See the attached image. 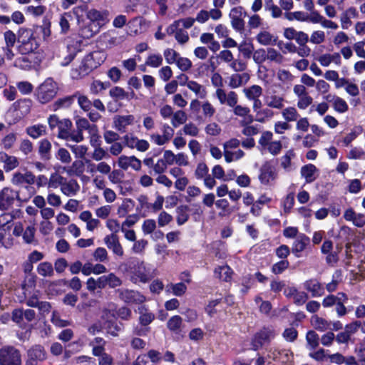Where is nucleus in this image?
I'll return each mask as SVG.
<instances>
[{
	"mask_svg": "<svg viewBox=\"0 0 365 365\" xmlns=\"http://www.w3.org/2000/svg\"><path fill=\"white\" fill-rule=\"evenodd\" d=\"M61 190L64 195L70 196L76 193L79 190V185L76 180H71L68 182H63Z\"/></svg>",
	"mask_w": 365,
	"mask_h": 365,
	"instance_id": "nucleus-33",
	"label": "nucleus"
},
{
	"mask_svg": "<svg viewBox=\"0 0 365 365\" xmlns=\"http://www.w3.org/2000/svg\"><path fill=\"white\" fill-rule=\"evenodd\" d=\"M277 177L275 168L270 161H265L259 169V180L262 185H267Z\"/></svg>",
	"mask_w": 365,
	"mask_h": 365,
	"instance_id": "nucleus-8",
	"label": "nucleus"
},
{
	"mask_svg": "<svg viewBox=\"0 0 365 365\" xmlns=\"http://www.w3.org/2000/svg\"><path fill=\"white\" fill-rule=\"evenodd\" d=\"M307 347L309 350H315L319 344V335L314 331H309L306 335Z\"/></svg>",
	"mask_w": 365,
	"mask_h": 365,
	"instance_id": "nucleus-34",
	"label": "nucleus"
},
{
	"mask_svg": "<svg viewBox=\"0 0 365 365\" xmlns=\"http://www.w3.org/2000/svg\"><path fill=\"white\" fill-rule=\"evenodd\" d=\"M72 126L73 123L70 119H62L58 126L57 137L66 140H71V137L74 135V133L71 132Z\"/></svg>",
	"mask_w": 365,
	"mask_h": 365,
	"instance_id": "nucleus-16",
	"label": "nucleus"
},
{
	"mask_svg": "<svg viewBox=\"0 0 365 365\" xmlns=\"http://www.w3.org/2000/svg\"><path fill=\"white\" fill-rule=\"evenodd\" d=\"M118 297L127 304H140L146 301V297L140 292L128 289H118Z\"/></svg>",
	"mask_w": 365,
	"mask_h": 365,
	"instance_id": "nucleus-7",
	"label": "nucleus"
},
{
	"mask_svg": "<svg viewBox=\"0 0 365 365\" xmlns=\"http://www.w3.org/2000/svg\"><path fill=\"white\" fill-rule=\"evenodd\" d=\"M18 31L15 34L13 31L9 29L4 33V39L5 45L9 46H14L18 44Z\"/></svg>",
	"mask_w": 365,
	"mask_h": 365,
	"instance_id": "nucleus-47",
	"label": "nucleus"
},
{
	"mask_svg": "<svg viewBox=\"0 0 365 365\" xmlns=\"http://www.w3.org/2000/svg\"><path fill=\"white\" fill-rule=\"evenodd\" d=\"M208 171L209 168L207 165L205 163L201 162L197 164V168L195 171V175L196 178L202 179L209 175Z\"/></svg>",
	"mask_w": 365,
	"mask_h": 365,
	"instance_id": "nucleus-62",
	"label": "nucleus"
},
{
	"mask_svg": "<svg viewBox=\"0 0 365 365\" xmlns=\"http://www.w3.org/2000/svg\"><path fill=\"white\" fill-rule=\"evenodd\" d=\"M176 65L178 68L182 71H187L192 68V61L185 57L179 56Z\"/></svg>",
	"mask_w": 365,
	"mask_h": 365,
	"instance_id": "nucleus-60",
	"label": "nucleus"
},
{
	"mask_svg": "<svg viewBox=\"0 0 365 365\" xmlns=\"http://www.w3.org/2000/svg\"><path fill=\"white\" fill-rule=\"evenodd\" d=\"M167 287H170L172 290L173 294L177 297L182 296L186 292L187 290V287L183 282L171 284Z\"/></svg>",
	"mask_w": 365,
	"mask_h": 365,
	"instance_id": "nucleus-57",
	"label": "nucleus"
},
{
	"mask_svg": "<svg viewBox=\"0 0 365 365\" xmlns=\"http://www.w3.org/2000/svg\"><path fill=\"white\" fill-rule=\"evenodd\" d=\"M22 56L18 57L14 61V66L23 70H30L38 65L40 62L36 56L32 55H21Z\"/></svg>",
	"mask_w": 365,
	"mask_h": 365,
	"instance_id": "nucleus-14",
	"label": "nucleus"
},
{
	"mask_svg": "<svg viewBox=\"0 0 365 365\" xmlns=\"http://www.w3.org/2000/svg\"><path fill=\"white\" fill-rule=\"evenodd\" d=\"M277 36L273 37V36L268 31H260L256 36L257 41L262 45H276L277 41Z\"/></svg>",
	"mask_w": 365,
	"mask_h": 365,
	"instance_id": "nucleus-32",
	"label": "nucleus"
},
{
	"mask_svg": "<svg viewBox=\"0 0 365 365\" xmlns=\"http://www.w3.org/2000/svg\"><path fill=\"white\" fill-rule=\"evenodd\" d=\"M78 92L72 96H67L63 98H58L53 104L54 110L61 108H67L70 107L74 102L75 98L77 97Z\"/></svg>",
	"mask_w": 365,
	"mask_h": 365,
	"instance_id": "nucleus-28",
	"label": "nucleus"
},
{
	"mask_svg": "<svg viewBox=\"0 0 365 365\" xmlns=\"http://www.w3.org/2000/svg\"><path fill=\"white\" fill-rule=\"evenodd\" d=\"M104 241L107 247L112 250L115 255L119 256L123 255V250L115 234H112L110 236H107L105 237Z\"/></svg>",
	"mask_w": 365,
	"mask_h": 365,
	"instance_id": "nucleus-24",
	"label": "nucleus"
},
{
	"mask_svg": "<svg viewBox=\"0 0 365 365\" xmlns=\"http://www.w3.org/2000/svg\"><path fill=\"white\" fill-rule=\"evenodd\" d=\"M134 120L133 115H117L114 118L115 128L120 132H125V127L132 125Z\"/></svg>",
	"mask_w": 365,
	"mask_h": 365,
	"instance_id": "nucleus-22",
	"label": "nucleus"
},
{
	"mask_svg": "<svg viewBox=\"0 0 365 365\" xmlns=\"http://www.w3.org/2000/svg\"><path fill=\"white\" fill-rule=\"evenodd\" d=\"M363 132L361 125H356L351 131L347 134L343 139L344 145L348 146L354 140H355Z\"/></svg>",
	"mask_w": 365,
	"mask_h": 365,
	"instance_id": "nucleus-42",
	"label": "nucleus"
},
{
	"mask_svg": "<svg viewBox=\"0 0 365 365\" xmlns=\"http://www.w3.org/2000/svg\"><path fill=\"white\" fill-rule=\"evenodd\" d=\"M304 288L311 292L313 297H321L324 292L323 285L316 279L307 280L304 283Z\"/></svg>",
	"mask_w": 365,
	"mask_h": 365,
	"instance_id": "nucleus-19",
	"label": "nucleus"
},
{
	"mask_svg": "<svg viewBox=\"0 0 365 365\" xmlns=\"http://www.w3.org/2000/svg\"><path fill=\"white\" fill-rule=\"evenodd\" d=\"M26 365H37L38 361L46 359V351L41 345H35L28 350Z\"/></svg>",
	"mask_w": 365,
	"mask_h": 365,
	"instance_id": "nucleus-12",
	"label": "nucleus"
},
{
	"mask_svg": "<svg viewBox=\"0 0 365 365\" xmlns=\"http://www.w3.org/2000/svg\"><path fill=\"white\" fill-rule=\"evenodd\" d=\"M0 365H21L20 351L11 346L0 349Z\"/></svg>",
	"mask_w": 365,
	"mask_h": 365,
	"instance_id": "nucleus-5",
	"label": "nucleus"
},
{
	"mask_svg": "<svg viewBox=\"0 0 365 365\" xmlns=\"http://www.w3.org/2000/svg\"><path fill=\"white\" fill-rule=\"evenodd\" d=\"M103 289L108 286L110 288H115L122 284V280L114 273H109L100 277Z\"/></svg>",
	"mask_w": 365,
	"mask_h": 365,
	"instance_id": "nucleus-23",
	"label": "nucleus"
},
{
	"mask_svg": "<svg viewBox=\"0 0 365 365\" xmlns=\"http://www.w3.org/2000/svg\"><path fill=\"white\" fill-rule=\"evenodd\" d=\"M163 55L168 64L176 63L180 56V54L173 48H166L163 52Z\"/></svg>",
	"mask_w": 365,
	"mask_h": 365,
	"instance_id": "nucleus-52",
	"label": "nucleus"
},
{
	"mask_svg": "<svg viewBox=\"0 0 365 365\" xmlns=\"http://www.w3.org/2000/svg\"><path fill=\"white\" fill-rule=\"evenodd\" d=\"M190 207L188 205H180L176 208V220L178 225H182L189 219Z\"/></svg>",
	"mask_w": 365,
	"mask_h": 365,
	"instance_id": "nucleus-31",
	"label": "nucleus"
},
{
	"mask_svg": "<svg viewBox=\"0 0 365 365\" xmlns=\"http://www.w3.org/2000/svg\"><path fill=\"white\" fill-rule=\"evenodd\" d=\"M4 156L5 157L4 169L6 172H9L19 166V163L16 157L9 155L6 153H4Z\"/></svg>",
	"mask_w": 365,
	"mask_h": 365,
	"instance_id": "nucleus-40",
	"label": "nucleus"
},
{
	"mask_svg": "<svg viewBox=\"0 0 365 365\" xmlns=\"http://www.w3.org/2000/svg\"><path fill=\"white\" fill-rule=\"evenodd\" d=\"M182 324V319L175 315L169 319L167 322L168 329L175 333H179L181 331V327Z\"/></svg>",
	"mask_w": 365,
	"mask_h": 365,
	"instance_id": "nucleus-35",
	"label": "nucleus"
},
{
	"mask_svg": "<svg viewBox=\"0 0 365 365\" xmlns=\"http://www.w3.org/2000/svg\"><path fill=\"white\" fill-rule=\"evenodd\" d=\"M14 235L16 236L22 235L24 242L26 243H31L34 240V230H14Z\"/></svg>",
	"mask_w": 365,
	"mask_h": 365,
	"instance_id": "nucleus-48",
	"label": "nucleus"
},
{
	"mask_svg": "<svg viewBox=\"0 0 365 365\" xmlns=\"http://www.w3.org/2000/svg\"><path fill=\"white\" fill-rule=\"evenodd\" d=\"M270 355L269 357H272L274 360L279 361L282 364H288L291 365L293 361V354L289 350H272L269 351Z\"/></svg>",
	"mask_w": 365,
	"mask_h": 365,
	"instance_id": "nucleus-20",
	"label": "nucleus"
},
{
	"mask_svg": "<svg viewBox=\"0 0 365 365\" xmlns=\"http://www.w3.org/2000/svg\"><path fill=\"white\" fill-rule=\"evenodd\" d=\"M73 18L71 11L64 12L60 15L59 26L61 28L60 34L66 35L71 29L70 21H73Z\"/></svg>",
	"mask_w": 365,
	"mask_h": 365,
	"instance_id": "nucleus-25",
	"label": "nucleus"
},
{
	"mask_svg": "<svg viewBox=\"0 0 365 365\" xmlns=\"http://www.w3.org/2000/svg\"><path fill=\"white\" fill-rule=\"evenodd\" d=\"M57 83L52 78H46L37 88V98L42 103L51 101L57 94Z\"/></svg>",
	"mask_w": 365,
	"mask_h": 365,
	"instance_id": "nucleus-4",
	"label": "nucleus"
},
{
	"mask_svg": "<svg viewBox=\"0 0 365 365\" xmlns=\"http://www.w3.org/2000/svg\"><path fill=\"white\" fill-rule=\"evenodd\" d=\"M56 158L61 163L68 164L71 162V157L69 152L63 148H59L56 154Z\"/></svg>",
	"mask_w": 365,
	"mask_h": 365,
	"instance_id": "nucleus-59",
	"label": "nucleus"
},
{
	"mask_svg": "<svg viewBox=\"0 0 365 365\" xmlns=\"http://www.w3.org/2000/svg\"><path fill=\"white\" fill-rule=\"evenodd\" d=\"M97 68V65L93 58L92 53L87 54L82 60L80 66L76 69L78 77L83 78L88 75L94 68Z\"/></svg>",
	"mask_w": 365,
	"mask_h": 365,
	"instance_id": "nucleus-11",
	"label": "nucleus"
},
{
	"mask_svg": "<svg viewBox=\"0 0 365 365\" xmlns=\"http://www.w3.org/2000/svg\"><path fill=\"white\" fill-rule=\"evenodd\" d=\"M26 133L34 139L46 135V127L43 124H36L26 128Z\"/></svg>",
	"mask_w": 365,
	"mask_h": 365,
	"instance_id": "nucleus-29",
	"label": "nucleus"
},
{
	"mask_svg": "<svg viewBox=\"0 0 365 365\" xmlns=\"http://www.w3.org/2000/svg\"><path fill=\"white\" fill-rule=\"evenodd\" d=\"M282 203L284 212L289 213L294 205V194L293 192L287 194Z\"/></svg>",
	"mask_w": 365,
	"mask_h": 365,
	"instance_id": "nucleus-61",
	"label": "nucleus"
},
{
	"mask_svg": "<svg viewBox=\"0 0 365 365\" xmlns=\"http://www.w3.org/2000/svg\"><path fill=\"white\" fill-rule=\"evenodd\" d=\"M78 103L80 108L84 111H89L92 106V102L88 99L86 96L77 94Z\"/></svg>",
	"mask_w": 365,
	"mask_h": 365,
	"instance_id": "nucleus-56",
	"label": "nucleus"
},
{
	"mask_svg": "<svg viewBox=\"0 0 365 365\" xmlns=\"http://www.w3.org/2000/svg\"><path fill=\"white\" fill-rule=\"evenodd\" d=\"M187 87L193 91L196 95H198L200 98H205L207 95L205 88L195 81H190L187 83Z\"/></svg>",
	"mask_w": 365,
	"mask_h": 365,
	"instance_id": "nucleus-39",
	"label": "nucleus"
},
{
	"mask_svg": "<svg viewBox=\"0 0 365 365\" xmlns=\"http://www.w3.org/2000/svg\"><path fill=\"white\" fill-rule=\"evenodd\" d=\"M12 320L16 324H21L24 322V319L31 322L36 319V312L31 309H16L12 312Z\"/></svg>",
	"mask_w": 365,
	"mask_h": 365,
	"instance_id": "nucleus-13",
	"label": "nucleus"
},
{
	"mask_svg": "<svg viewBox=\"0 0 365 365\" xmlns=\"http://www.w3.org/2000/svg\"><path fill=\"white\" fill-rule=\"evenodd\" d=\"M18 44L16 50L21 55H33L37 53L40 42L35 36V31L24 26L18 29Z\"/></svg>",
	"mask_w": 365,
	"mask_h": 365,
	"instance_id": "nucleus-1",
	"label": "nucleus"
},
{
	"mask_svg": "<svg viewBox=\"0 0 365 365\" xmlns=\"http://www.w3.org/2000/svg\"><path fill=\"white\" fill-rule=\"evenodd\" d=\"M152 276L149 270L147 269L144 263L142 262L135 268L130 277V280L134 284H138V282L146 283L150 280Z\"/></svg>",
	"mask_w": 365,
	"mask_h": 365,
	"instance_id": "nucleus-10",
	"label": "nucleus"
},
{
	"mask_svg": "<svg viewBox=\"0 0 365 365\" xmlns=\"http://www.w3.org/2000/svg\"><path fill=\"white\" fill-rule=\"evenodd\" d=\"M244 92L246 97L250 100L259 99L262 93V88L258 85H253L248 88H245Z\"/></svg>",
	"mask_w": 365,
	"mask_h": 365,
	"instance_id": "nucleus-43",
	"label": "nucleus"
},
{
	"mask_svg": "<svg viewBox=\"0 0 365 365\" xmlns=\"http://www.w3.org/2000/svg\"><path fill=\"white\" fill-rule=\"evenodd\" d=\"M162 63L163 57L160 54H151L148 57L145 61L146 65L153 68L159 67L162 65Z\"/></svg>",
	"mask_w": 365,
	"mask_h": 365,
	"instance_id": "nucleus-55",
	"label": "nucleus"
},
{
	"mask_svg": "<svg viewBox=\"0 0 365 365\" xmlns=\"http://www.w3.org/2000/svg\"><path fill=\"white\" fill-rule=\"evenodd\" d=\"M276 336L275 330L272 327H264L257 332L252 339L251 344L252 349L257 351L264 344L269 342Z\"/></svg>",
	"mask_w": 365,
	"mask_h": 365,
	"instance_id": "nucleus-6",
	"label": "nucleus"
},
{
	"mask_svg": "<svg viewBox=\"0 0 365 365\" xmlns=\"http://www.w3.org/2000/svg\"><path fill=\"white\" fill-rule=\"evenodd\" d=\"M361 325V323L359 321H355L346 324L344 330L336 334V341L337 343L347 344L351 341V336L358 331Z\"/></svg>",
	"mask_w": 365,
	"mask_h": 365,
	"instance_id": "nucleus-9",
	"label": "nucleus"
},
{
	"mask_svg": "<svg viewBox=\"0 0 365 365\" xmlns=\"http://www.w3.org/2000/svg\"><path fill=\"white\" fill-rule=\"evenodd\" d=\"M109 86L110 83L108 81L102 82L100 80H96L93 81V82L91 83L90 90L91 93L98 94L103 90H106L107 88L109 87Z\"/></svg>",
	"mask_w": 365,
	"mask_h": 365,
	"instance_id": "nucleus-50",
	"label": "nucleus"
},
{
	"mask_svg": "<svg viewBox=\"0 0 365 365\" xmlns=\"http://www.w3.org/2000/svg\"><path fill=\"white\" fill-rule=\"evenodd\" d=\"M284 118L287 121H295L299 117V114L294 107H288L282 111Z\"/></svg>",
	"mask_w": 365,
	"mask_h": 365,
	"instance_id": "nucleus-54",
	"label": "nucleus"
},
{
	"mask_svg": "<svg viewBox=\"0 0 365 365\" xmlns=\"http://www.w3.org/2000/svg\"><path fill=\"white\" fill-rule=\"evenodd\" d=\"M93 257L96 261L103 262L108 259V252L105 248L98 247L95 250Z\"/></svg>",
	"mask_w": 365,
	"mask_h": 365,
	"instance_id": "nucleus-64",
	"label": "nucleus"
},
{
	"mask_svg": "<svg viewBox=\"0 0 365 365\" xmlns=\"http://www.w3.org/2000/svg\"><path fill=\"white\" fill-rule=\"evenodd\" d=\"M344 218L346 221L352 222L353 225L358 227H362L365 225V215L356 213L352 207L345 210Z\"/></svg>",
	"mask_w": 365,
	"mask_h": 365,
	"instance_id": "nucleus-17",
	"label": "nucleus"
},
{
	"mask_svg": "<svg viewBox=\"0 0 365 365\" xmlns=\"http://www.w3.org/2000/svg\"><path fill=\"white\" fill-rule=\"evenodd\" d=\"M90 134V143L92 147H100L102 144L101 136L98 134V126L96 124H92L91 131Z\"/></svg>",
	"mask_w": 365,
	"mask_h": 365,
	"instance_id": "nucleus-41",
	"label": "nucleus"
},
{
	"mask_svg": "<svg viewBox=\"0 0 365 365\" xmlns=\"http://www.w3.org/2000/svg\"><path fill=\"white\" fill-rule=\"evenodd\" d=\"M317 172V167L313 164H307L301 168V175L304 178L306 182L310 183L314 182L317 177L315 173Z\"/></svg>",
	"mask_w": 365,
	"mask_h": 365,
	"instance_id": "nucleus-26",
	"label": "nucleus"
},
{
	"mask_svg": "<svg viewBox=\"0 0 365 365\" xmlns=\"http://www.w3.org/2000/svg\"><path fill=\"white\" fill-rule=\"evenodd\" d=\"M334 109L340 113H345L348 110L349 106L346 102L340 97H336L335 101L333 102Z\"/></svg>",
	"mask_w": 365,
	"mask_h": 365,
	"instance_id": "nucleus-53",
	"label": "nucleus"
},
{
	"mask_svg": "<svg viewBox=\"0 0 365 365\" xmlns=\"http://www.w3.org/2000/svg\"><path fill=\"white\" fill-rule=\"evenodd\" d=\"M245 78V82L250 79V75L247 73L240 74H233L230 79L229 86L232 88L240 87L242 83V78Z\"/></svg>",
	"mask_w": 365,
	"mask_h": 365,
	"instance_id": "nucleus-45",
	"label": "nucleus"
},
{
	"mask_svg": "<svg viewBox=\"0 0 365 365\" xmlns=\"http://www.w3.org/2000/svg\"><path fill=\"white\" fill-rule=\"evenodd\" d=\"M51 22L49 19L44 17L41 25H33L31 29L35 31V34L39 31L42 33V37L44 41H48L51 35Z\"/></svg>",
	"mask_w": 365,
	"mask_h": 365,
	"instance_id": "nucleus-21",
	"label": "nucleus"
},
{
	"mask_svg": "<svg viewBox=\"0 0 365 365\" xmlns=\"http://www.w3.org/2000/svg\"><path fill=\"white\" fill-rule=\"evenodd\" d=\"M38 153L40 158L44 162L49 161L52 158L51 143L47 138H43L38 141Z\"/></svg>",
	"mask_w": 365,
	"mask_h": 365,
	"instance_id": "nucleus-18",
	"label": "nucleus"
},
{
	"mask_svg": "<svg viewBox=\"0 0 365 365\" xmlns=\"http://www.w3.org/2000/svg\"><path fill=\"white\" fill-rule=\"evenodd\" d=\"M110 96L115 101L129 98V93L119 86H114L109 91Z\"/></svg>",
	"mask_w": 365,
	"mask_h": 365,
	"instance_id": "nucleus-36",
	"label": "nucleus"
},
{
	"mask_svg": "<svg viewBox=\"0 0 365 365\" xmlns=\"http://www.w3.org/2000/svg\"><path fill=\"white\" fill-rule=\"evenodd\" d=\"M312 326L317 330L324 331L330 327V323L326 319L321 318L317 315L313 316L311 319Z\"/></svg>",
	"mask_w": 365,
	"mask_h": 365,
	"instance_id": "nucleus-38",
	"label": "nucleus"
},
{
	"mask_svg": "<svg viewBox=\"0 0 365 365\" xmlns=\"http://www.w3.org/2000/svg\"><path fill=\"white\" fill-rule=\"evenodd\" d=\"M309 243V238L304 235H299L297 237L293 247V252H302L307 245Z\"/></svg>",
	"mask_w": 365,
	"mask_h": 365,
	"instance_id": "nucleus-46",
	"label": "nucleus"
},
{
	"mask_svg": "<svg viewBox=\"0 0 365 365\" xmlns=\"http://www.w3.org/2000/svg\"><path fill=\"white\" fill-rule=\"evenodd\" d=\"M76 132L71 137V140L79 143L83 140V131L88 130V133L91 131L92 125L85 118H80L76 120Z\"/></svg>",
	"mask_w": 365,
	"mask_h": 365,
	"instance_id": "nucleus-15",
	"label": "nucleus"
},
{
	"mask_svg": "<svg viewBox=\"0 0 365 365\" xmlns=\"http://www.w3.org/2000/svg\"><path fill=\"white\" fill-rule=\"evenodd\" d=\"M38 274L42 277H52L53 275V268L50 262H44L40 263L37 267Z\"/></svg>",
	"mask_w": 365,
	"mask_h": 365,
	"instance_id": "nucleus-44",
	"label": "nucleus"
},
{
	"mask_svg": "<svg viewBox=\"0 0 365 365\" xmlns=\"http://www.w3.org/2000/svg\"><path fill=\"white\" fill-rule=\"evenodd\" d=\"M108 15V12L106 10L101 11L96 9H92L87 11L86 17L90 21V23L84 29V31L88 29L90 34L86 35V38L93 37L99 32L101 27L106 23Z\"/></svg>",
	"mask_w": 365,
	"mask_h": 365,
	"instance_id": "nucleus-2",
	"label": "nucleus"
},
{
	"mask_svg": "<svg viewBox=\"0 0 365 365\" xmlns=\"http://www.w3.org/2000/svg\"><path fill=\"white\" fill-rule=\"evenodd\" d=\"M51 320L55 326L58 327H65L71 324L69 321L62 319L60 317V314L56 311L53 312Z\"/></svg>",
	"mask_w": 365,
	"mask_h": 365,
	"instance_id": "nucleus-58",
	"label": "nucleus"
},
{
	"mask_svg": "<svg viewBox=\"0 0 365 365\" xmlns=\"http://www.w3.org/2000/svg\"><path fill=\"white\" fill-rule=\"evenodd\" d=\"M186 120L187 115L185 112L180 110L173 113L171 123L173 127L177 128L179 125L185 123Z\"/></svg>",
	"mask_w": 365,
	"mask_h": 365,
	"instance_id": "nucleus-49",
	"label": "nucleus"
},
{
	"mask_svg": "<svg viewBox=\"0 0 365 365\" xmlns=\"http://www.w3.org/2000/svg\"><path fill=\"white\" fill-rule=\"evenodd\" d=\"M238 50L245 59H249L251 58V56L255 50V47L251 41L247 42L243 41L238 46Z\"/></svg>",
	"mask_w": 365,
	"mask_h": 365,
	"instance_id": "nucleus-37",
	"label": "nucleus"
},
{
	"mask_svg": "<svg viewBox=\"0 0 365 365\" xmlns=\"http://www.w3.org/2000/svg\"><path fill=\"white\" fill-rule=\"evenodd\" d=\"M86 289L91 293H94L97 289H103L100 277L98 279L88 278L86 282Z\"/></svg>",
	"mask_w": 365,
	"mask_h": 365,
	"instance_id": "nucleus-51",
	"label": "nucleus"
},
{
	"mask_svg": "<svg viewBox=\"0 0 365 365\" xmlns=\"http://www.w3.org/2000/svg\"><path fill=\"white\" fill-rule=\"evenodd\" d=\"M46 8L45 6H42V5L37 6H29L26 7V11L27 13H29V14L34 15V16H39L43 15L44 14V12L46 11Z\"/></svg>",
	"mask_w": 365,
	"mask_h": 365,
	"instance_id": "nucleus-63",
	"label": "nucleus"
},
{
	"mask_svg": "<svg viewBox=\"0 0 365 365\" xmlns=\"http://www.w3.org/2000/svg\"><path fill=\"white\" fill-rule=\"evenodd\" d=\"M26 199H22L20 192L11 187H4L0 190V210L5 212L12 209L16 201L21 203L26 202Z\"/></svg>",
	"mask_w": 365,
	"mask_h": 365,
	"instance_id": "nucleus-3",
	"label": "nucleus"
},
{
	"mask_svg": "<svg viewBox=\"0 0 365 365\" xmlns=\"http://www.w3.org/2000/svg\"><path fill=\"white\" fill-rule=\"evenodd\" d=\"M272 199L265 194L260 195L257 201L254 202L250 209V212L255 216H259L262 206L269 203Z\"/></svg>",
	"mask_w": 365,
	"mask_h": 365,
	"instance_id": "nucleus-27",
	"label": "nucleus"
},
{
	"mask_svg": "<svg viewBox=\"0 0 365 365\" xmlns=\"http://www.w3.org/2000/svg\"><path fill=\"white\" fill-rule=\"evenodd\" d=\"M232 274L233 272L227 265L220 266L215 269V276L225 282L230 281Z\"/></svg>",
	"mask_w": 365,
	"mask_h": 365,
	"instance_id": "nucleus-30",
	"label": "nucleus"
}]
</instances>
